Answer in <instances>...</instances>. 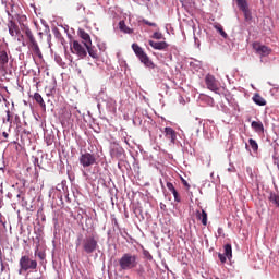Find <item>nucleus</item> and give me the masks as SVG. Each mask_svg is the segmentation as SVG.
Wrapping results in <instances>:
<instances>
[{
    "label": "nucleus",
    "mask_w": 279,
    "mask_h": 279,
    "mask_svg": "<svg viewBox=\"0 0 279 279\" xmlns=\"http://www.w3.org/2000/svg\"><path fill=\"white\" fill-rule=\"evenodd\" d=\"M19 23V24H17ZM17 23L14 22L13 20H9L8 23V28H9V34L11 36H32V31L29 29V26H27V16L21 15L17 17Z\"/></svg>",
    "instance_id": "1"
},
{
    "label": "nucleus",
    "mask_w": 279,
    "mask_h": 279,
    "mask_svg": "<svg viewBox=\"0 0 279 279\" xmlns=\"http://www.w3.org/2000/svg\"><path fill=\"white\" fill-rule=\"evenodd\" d=\"M138 266V255L126 253L119 259V267L121 270H131Z\"/></svg>",
    "instance_id": "2"
},
{
    "label": "nucleus",
    "mask_w": 279,
    "mask_h": 279,
    "mask_svg": "<svg viewBox=\"0 0 279 279\" xmlns=\"http://www.w3.org/2000/svg\"><path fill=\"white\" fill-rule=\"evenodd\" d=\"M131 48L133 49L136 58H140L141 62L146 68H154V62L149 59V57L147 56V53L143 50V48L141 46H138L137 44H133L131 46Z\"/></svg>",
    "instance_id": "3"
},
{
    "label": "nucleus",
    "mask_w": 279,
    "mask_h": 279,
    "mask_svg": "<svg viewBox=\"0 0 279 279\" xmlns=\"http://www.w3.org/2000/svg\"><path fill=\"white\" fill-rule=\"evenodd\" d=\"M71 52L75 54L76 57L84 59L87 56V48L83 44V39L81 41L78 40H73L71 45Z\"/></svg>",
    "instance_id": "4"
},
{
    "label": "nucleus",
    "mask_w": 279,
    "mask_h": 279,
    "mask_svg": "<svg viewBox=\"0 0 279 279\" xmlns=\"http://www.w3.org/2000/svg\"><path fill=\"white\" fill-rule=\"evenodd\" d=\"M78 161H80V165L85 169L94 165H97L96 155L87 151L80 155Z\"/></svg>",
    "instance_id": "5"
},
{
    "label": "nucleus",
    "mask_w": 279,
    "mask_h": 279,
    "mask_svg": "<svg viewBox=\"0 0 279 279\" xmlns=\"http://www.w3.org/2000/svg\"><path fill=\"white\" fill-rule=\"evenodd\" d=\"M19 266L23 269L36 270L38 263L36 260H32L28 255H23L19 260Z\"/></svg>",
    "instance_id": "6"
},
{
    "label": "nucleus",
    "mask_w": 279,
    "mask_h": 279,
    "mask_svg": "<svg viewBox=\"0 0 279 279\" xmlns=\"http://www.w3.org/2000/svg\"><path fill=\"white\" fill-rule=\"evenodd\" d=\"M83 251L86 254H93L97 250V241L94 236H87L82 243Z\"/></svg>",
    "instance_id": "7"
},
{
    "label": "nucleus",
    "mask_w": 279,
    "mask_h": 279,
    "mask_svg": "<svg viewBox=\"0 0 279 279\" xmlns=\"http://www.w3.org/2000/svg\"><path fill=\"white\" fill-rule=\"evenodd\" d=\"M253 49L255 53L258 54L260 58H267L272 52L271 48L258 41L253 43Z\"/></svg>",
    "instance_id": "8"
},
{
    "label": "nucleus",
    "mask_w": 279,
    "mask_h": 279,
    "mask_svg": "<svg viewBox=\"0 0 279 279\" xmlns=\"http://www.w3.org/2000/svg\"><path fill=\"white\" fill-rule=\"evenodd\" d=\"M82 44L85 45L86 51L88 52L90 58L97 59L99 56L97 54V51L92 48V39L90 36H82Z\"/></svg>",
    "instance_id": "9"
},
{
    "label": "nucleus",
    "mask_w": 279,
    "mask_h": 279,
    "mask_svg": "<svg viewBox=\"0 0 279 279\" xmlns=\"http://www.w3.org/2000/svg\"><path fill=\"white\" fill-rule=\"evenodd\" d=\"M205 84L208 90L215 92L216 94L218 93L219 83L214 75L207 74L205 77Z\"/></svg>",
    "instance_id": "10"
},
{
    "label": "nucleus",
    "mask_w": 279,
    "mask_h": 279,
    "mask_svg": "<svg viewBox=\"0 0 279 279\" xmlns=\"http://www.w3.org/2000/svg\"><path fill=\"white\" fill-rule=\"evenodd\" d=\"M149 45L154 50H158V51H163L169 47V45L166 41L149 40Z\"/></svg>",
    "instance_id": "11"
},
{
    "label": "nucleus",
    "mask_w": 279,
    "mask_h": 279,
    "mask_svg": "<svg viewBox=\"0 0 279 279\" xmlns=\"http://www.w3.org/2000/svg\"><path fill=\"white\" fill-rule=\"evenodd\" d=\"M9 63V57L5 50H0V70L5 71Z\"/></svg>",
    "instance_id": "12"
},
{
    "label": "nucleus",
    "mask_w": 279,
    "mask_h": 279,
    "mask_svg": "<svg viewBox=\"0 0 279 279\" xmlns=\"http://www.w3.org/2000/svg\"><path fill=\"white\" fill-rule=\"evenodd\" d=\"M166 138L170 141V143L174 144L177 141V132L171 126L165 128Z\"/></svg>",
    "instance_id": "13"
},
{
    "label": "nucleus",
    "mask_w": 279,
    "mask_h": 279,
    "mask_svg": "<svg viewBox=\"0 0 279 279\" xmlns=\"http://www.w3.org/2000/svg\"><path fill=\"white\" fill-rule=\"evenodd\" d=\"M251 126L255 133L264 134L265 132V128L262 121H252Z\"/></svg>",
    "instance_id": "14"
},
{
    "label": "nucleus",
    "mask_w": 279,
    "mask_h": 279,
    "mask_svg": "<svg viewBox=\"0 0 279 279\" xmlns=\"http://www.w3.org/2000/svg\"><path fill=\"white\" fill-rule=\"evenodd\" d=\"M118 27H119L120 32H122V34H133V32H134V29L129 27L125 24V21H123V20L119 22Z\"/></svg>",
    "instance_id": "15"
},
{
    "label": "nucleus",
    "mask_w": 279,
    "mask_h": 279,
    "mask_svg": "<svg viewBox=\"0 0 279 279\" xmlns=\"http://www.w3.org/2000/svg\"><path fill=\"white\" fill-rule=\"evenodd\" d=\"M197 219L201 220V222H203V226H208V214H206V211L204 209L198 210L196 213Z\"/></svg>",
    "instance_id": "16"
},
{
    "label": "nucleus",
    "mask_w": 279,
    "mask_h": 279,
    "mask_svg": "<svg viewBox=\"0 0 279 279\" xmlns=\"http://www.w3.org/2000/svg\"><path fill=\"white\" fill-rule=\"evenodd\" d=\"M16 113L14 112H11L10 110L7 111V118L3 119V123L8 122L10 124L9 126V132H11L12 130V125H13V119H14V116Z\"/></svg>",
    "instance_id": "17"
},
{
    "label": "nucleus",
    "mask_w": 279,
    "mask_h": 279,
    "mask_svg": "<svg viewBox=\"0 0 279 279\" xmlns=\"http://www.w3.org/2000/svg\"><path fill=\"white\" fill-rule=\"evenodd\" d=\"M268 201L271 202V205L276 206L279 209V194L270 193Z\"/></svg>",
    "instance_id": "18"
},
{
    "label": "nucleus",
    "mask_w": 279,
    "mask_h": 279,
    "mask_svg": "<svg viewBox=\"0 0 279 279\" xmlns=\"http://www.w3.org/2000/svg\"><path fill=\"white\" fill-rule=\"evenodd\" d=\"M223 255L230 260L233 257L232 254V245L231 244H225L223 246Z\"/></svg>",
    "instance_id": "19"
},
{
    "label": "nucleus",
    "mask_w": 279,
    "mask_h": 279,
    "mask_svg": "<svg viewBox=\"0 0 279 279\" xmlns=\"http://www.w3.org/2000/svg\"><path fill=\"white\" fill-rule=\"evenodd\" d=\"M253 101H254V104H257L258 106H265L267 104V101L264 99V97L260 96L259 94H255L253 96Z\"/></svg>",
    "instance_id": "20"
},
{
    "label": "nucleus",
    "mask_w": 279,
    "mask_h": 279,
    "mask_svg": "<svg viewBox=\"0 0 279 279\" xmlns=\"http://www.w3.org/2000/svg\"><path fill=\"white\" fill-rule=\"evenodd\" d=\"M34 99H35L36 104H39L44 110L46 109V102H45L44 98L40 96V94H38V93L34 94Z\"/></svg>",
    "instance_id": "21"
},
{
    "label": "nucleus",
    "mask_w": 279,
    "mask_h": 279,
    "mask_svg": "<svg viewBox=\"0 0 279 279\" xmlns=\"http://www.w3.org/2000/svg\"><path fill=\"white\" fill-rule=\"evenodd\" d=\"M248 146H251L253 151H258V144L256 142V140L253 138H248Z\"/></svg>",
    "instance_id": "22"
},
{
    "label": "nucleus",
    "mask_w": 279,
    "mask_h": 279,
    "mask_svg": "<svg viewBox=\"0 0 279 279\" xmlns=\"http://www.w3.org/2000/svg\"><path fill=\"white\" fill-rule=\"evenodd\" d=\"M28 40L31 41L33 51H39V46H38L36 39H34V37L31 36V37H28Z\"/></svg>",
    "instance_id": "23"
},
{
    "label": "nucleus",
    "mask_w": 279,
    "mask_h": 279,
    "mask_svg": "<svg viewBox=\"0 0 279 279\" xmlns=\"http://www.w3.org/2000/svg\"><path fill=\"white\" fill-rule=\"evenodd\" d=\"M239 10L243 11L247 9V0H236Z\"/></svg>",
    "instance_id": "24"
},
{
    "label": "nucleus",
    "mask_w": 279,
    "mask_h": 279,
    "mask_svg": "<svg viewBox=\"0 0 279 279\" xmlns=\"http://www.w3.org/2000/svg\"><path fill=\"white\" fill-rule=\"evenodd\" d=\"M214 27L216 32L220 34V36H228V34H226V31H223V26H221V24H216Z\"/></svg>",
    "instance_id": "25"
},
{
    "label": "nucleus",
    "mask_w": 279,
    "mask_h": 279,
    "mask_svg": "<svg viewBox=\"0 0 279 279\" xmlns=\"http://www.w3.org/2000/svg\"><path fill=\"white\" fill-rule=\"evenodd\" d=\"M245 21H252V12L250 11V8L242 10Z\"/></svg>",
    "instance_id": "26"
},
{
    "label": "nucleus",
    "mask_w": 279,
    "mask_h": 279,
    "mask_svg": "<svg viewBox=\"0 0 279 279\" xmlns=\"http://www.w3.org/2000/svg\"><path fill=\"white\" fill-rule=\"evenodd\" d=\"M35 256L39 257V259L45 260L46 259V253L44 251H39L36 248Z\"/></svg>",
    "instance_id": "27"
},
{
    "label": "nucleus",
    "mask_w": 279,
    "mask_h": 279,
    "mask_svg": "<svg viewBox=\"0 0 279 279\" xmlns=\"http://www.w3.org/2000/svg\"><path fill=\"white\" fill-rule=\"evenodd\" d=\"M143 255L145 258H147L148 260H153L154 259V256L150 255L149 251L148 250H144L143 251Z\"/></svg>",
    "instance_id": "28"
},
{
    "label": "nucleus",
    "mask_w": 279,
    "mask_h": 279,
    "mask_svg": "<svg viewBox=\"0 0 279 279\" xmlns=\"http://www.w3.org/2000/svg\"><path fill=\"white\" fill-rule=\"evenodd\" d=\"M172 194H173V196H174V201H175L177 203H180V202H181V198H180V195H179L178 191H177V190H173Z\"/></svg>",
    "instance_id": "29"
},
{
    "label": "nucleus",
    "mask_w": 279,
    "mask_h": 279,
    "mask_svg": "<svg viewBox=\"0 0 279 279\" xmlns=\"http://www.w3.org/2000/svg\"><path fill=\"white\" fill-rule=\"evenodd\" d=\"M167 189L170 193H172L173 191H177V189L173 186L171 182H167Z\"/></svg>",
    "instance_id": "30"
},
{
    "label": "nucleus",
    "mask_w": 279,
    "mask_h": 279,
    "mask_svg": "<svg viewBox=\"0 0 279 279\" xmlns=\"http://www.w3.org/2000/svg\"><path fill=\"white\" fill-rule=\"evenodd\" d=\"M218 257H219L221 264H226V262H227V259H228L226 255L219 253V254H218Z\"/></svg>",
    "instance_id": "31"
},
{
    "label": "nucleus",
    "mask_w": 279,
    "mask_h": 279,
    "mask_svg": "<svg viewBox=\"0 0 279 279\" xmlns=\"http://www.w3.org/2000/svg\"><path fill=\"white\" fill-rule=\"evenodd\" d=\"M13 124H20L21 123V118L17 116V114H15L14 117H13V122H12Z\"/></svg>",
    "instance_id": "32"
},
{
    "label": "nucleus",
    "mask_w": 279,
    "mask_h": 279,
    "mask_svg": "<svg viewBox=\"0 0 279 279\" xmlns=\"http://www.w3.org/2000/svg\"><path fill=\"white\" fill-rule=\"evenodd\" d=\"M41 24H43L44 27H45L46 34H49V25H47V22H46L45 20H41Z\"/></svg>",
    "instance_id": "33"
},
{
    "label": "nucleus",
    "mask_w": 279,
    "mask_h": 279,
    "mask_svg": "<svg viewBox=\"0 0 279 279\" xmlns=\"http://www.w3.org/2000/svg\"><path fill=\"white\" fill-rule=\"evenodd\" d=\"M52 34H54L56 36H60V29L58 27L53 26Z\"/></svg>",
    "instance_id": "34"
},
{
    "label": "nucleus",
    "mask_w": 279,
    "mask_h": 279,
    "mask_svg": "<svg viewBox=\"0 0 279 279\" xmlns=\"http://www.w3.org/2000/svg\"><path fill=\"white\" fill-rule=\"evenodd\" d=\"M60 27H61V29H63L65 32L66 36H71V33L69 32V26L68 25L60 26Z\"/></svg>",
    "instance_id": "35"
},
{
    "label": "nucleus",
    "mask_w": 279,
    "mask_h": 279,
    "mask_svg": "<svg viewBox=\"0 0 279 279\" xmlns=\"http://www.w3.org/2000/svg\"><path fill=\"white\" fill-rule=\"evenodd\" d=\"M2 137L4 138V140H3V143H8L9 133H8V132H3V133H2Z\"/></svg>",
    "instance_id": "36"
},
{
    "label": "nucleus",
    "mask_w": 279,
    "mask_h": 279,
    "mask_svg": "<svg viewBox=\"0 0 279 279\" xmlns=\"http://www.w3.org/2000/svg\"><path fill=\"white\" fill-rule=\"evenodd\" d=\"M122 151H123L122 148L117 149V150H116V158H120V157L122 156Z\"/></svg>",
    "instance_id": "37"
},
{
    "label": "nucleus",
    "mask_w": 279,
    "mask_h": 279,
    "mask_svg": "<svg viewBox=\"0 0 279 279\" xmlns=\"http://www.w3.org/2000/svg\"><path fill=\"white\" fill-rule=\"evenodd\" d=\"M76 10L80 12L81 10H86V8H84V4L77 3Z\"/></svg>",
    "instance_id": "38"
},
{
    "label": "nucleus",
    "mask_w": 279,
    "mask_h": 279,
    "mask_svg": "<svg viewBox=\"0 0 279 279\" xmlns=\"http://www.w3.org/2000/svg\"><path fill=\"white\" fill-rule=\"evenodd\" d=\"M27 271H28L27 269H23V267H20L17 270V274L23 275L24 272H27Z\"/></svg>",
    "instance_id": "39"
},
{
    "label": "nucleus",
    "mask_w": 279,
    "mask_h": 279,
    "mask_svg": "<svg viewBox=\"0 0 279 279\" xmlns=\"http://www.w3.org/2000/svg\"><path fill=\"white\" fill-rule=\"evenodd\" d=\"M146 25H149L150 27H156V23L149 22V21H144Z\"/></svg>",
    "instance_id": "40"
},
{
    "label": "nucleus",
    "mask_w": 279,
    "mask_h": 279,
    "mask_svg": "<svg viewBox=\"0 0 279 279\" xmlns=\"http://www.w3.org/2000/svg\"><path fill=\"white\" fill-rule=\"evenodd\" d=\"M193 39L195 40V44L197 45V47H201V41H199V39H197V37H193Z\"/></svg>",
    "instance_id": "41"
},
{
    "label": "nucleus",
    "mask_w": 279,
    "mask_h": 279,
    "mask_svg": "<svg viewBox=\"0 0 279 279\" xmlns=\"http://www.w3.org/2000/svg\"><path fill=\"white\" fill-rule=\"evenodd\" d=\"M80 36H88V34H86V32H84L83 29H80Z\"/></svg>",
    "instance_id": "42"
},
{
    "label": "nucleus",
    "mask_w": 279,
    "mask_h": 279,
    "mask_svg": "<svg viewBox=\"0 0 279 279\" xmlns=\"http://www.w3.org/2000/svg\"><path fill=\"white\" fill-rule=\"evenodd\" d=\"M0 223L2 225V226H5V221H2V214L0 213Z\"/></svg>",
    "instance_id": "43"
},
{
    "label": "nucleus",
    "mask_w": 279,
    "mask_h": 279,
    "mask_svg": "<svg viewBox=\"0 0 279 279\" xmlns=\"http://www.w3.org/2000/svg\"><path fill=\"white\" fill-rule=\"evenodd\" d=\"M153 36H162V34H160V33H158V32H155V33L153 34Z\"/></svg>",
    "instance_id": "44"
},
{
    "label": "nucleus",
    "mask_w": 279,
    "mask_h": 279,
    "mask_svg": "<svg viewBox=\"0 0 279 279\" xmlns=\"http://www.w3.org/2000/svg\"><path fill=\"white\" fill-rule=\"evenodd\" d=\"M155 39H157V40H160L161 39V36H156V37H154Z\"/></svg>",
    "instance_id": "45"
},
{
    "label": "nucleus",
    "mask_w": 279,
    "mask_h": 279,
    "mask_svg": "<svg viewBox=\"0 0 279 279\" xmlns=\"http://www.w3.org/2000/svg\"><path fill=\"white\" fill-rule=\"evenodd\" d=\"M245 148H246V149L248 148V144H245Z\"/></svg>",
    "instance_id": "46"
},
{
    "label": "nucleus",
    "mask_w": 279,
    "mask_h": 279,
    "mask_svg": "<svg viewBox=\"0 0 279 279\" xmlns=\"http://www.w3.org/2000/svg\"><path fill=\"white\" fill-rule=\"evenodd\" d=\"M8 16H12L9 11H8Z\"/></svg>",
    "instance_id": "47"
},
{
    "label": "nucleus",
    "mask_w": 279,
    "mask_h": 279,
    "mask_svg": "<svg viewBox=\"0 0 279 279\" xmlns=\"http://www.w3.org/2000/svg\"><path fill=\"white\" fill-rule=\"evenodd\" d=\"M2 1V3H5V0H1Z\"/></svg>",
    "instance_id": "48"
},
{
    "label": "nucleus",
    "mask_w": 279,
    "mask_h": 279,
    "mask_svg": "<svg viewBox=\"0 0 279 279\" xmlns=\"http://www.w3.org/2000/svg\"><path fill=\"white\" fill-rule=\"evenodd\" d=\"M39 36H43V33H39Z\"/></svg>",
    "instance_id": "49"
},
{
    "label": "nucleus",
    "mask_w": 279,
    "mask_h": 279,
    "mask_svg": "<svg viewBox=\"0 0 279 279\" xmlns=\"http://www.w3.org/2000/svg\"><path fill=\"white\" fill-rule=\"evenodd\" d=\"M0 170H4V168H0Z\"/></svg>",
    "instance_id": "50"
}]
</instances>
